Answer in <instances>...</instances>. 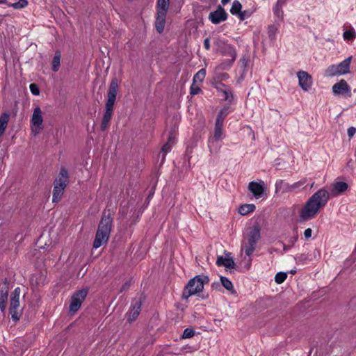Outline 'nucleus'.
Returning a JSON list of instances; mask_svg holds the SVG:
<instances>
[{
    "mask_svg": "<svg viewBox=\"0 0 356 356\" xmlns=\"http://www.w3.org/2000/svg\"><path fill=\"white\" fill-rule=\"evenodd\" d=\"M329 198L330 193L325 188H321L313 194L300 211V222L307 221L314 218L317 215L319 209L326 205Z\"/></svg>",
    "mask_w": 356,
    "mask_h": 356,
    "instance_id": "obj_1",
    "label": "nucleus"
},
{
    "mask_svg": "<svg viewBox=\"0 0 356 356\" xmlns=\"http://www.w3.org/2000/svg\"><path fill=\"white\" fill-rule=\"evenodd\" d=\"M112 222L113 219L110 214L106 215L104 213L97 230L95 238L93 243L94 248L97 249L103 244L107 243L112 228Z\"/></svg>",
    "mask_w": 356,
    "mask_h": 356,
    "instance_id": "obj_2",
    "label": "nucleus"
},
{
    "mask_svg": "<svg viewBox=\"0 0 356 356\" xmlns=\"http://www.w3.org/2000/svg\"><path fill=\"white\" fill-rule=\"evenodd\" d=\"M209 277L206 275H197L190 280L183 292V298L187 299L188 297L201 292L203 290L204 284L209 282Z\"/></svg>",
    "mask_w": 356,
    "mask_h": 356,
    "instance_id": "obj_3",
    "label": "nucleus"
},
{
    "mask_svg": "<svg viewBox=\"0 0 356 356\" xmlns=\"http://www.w3.org/2000/svg\"><path fill=\"white\" fill-rule=\"evenodd\" d=\"M259 239L260 228L258 226H254L250 231L243 243V248L248 256H250L254 252L256 244Z\"/></svg>",
    "mask_w": 356,
    "mask_h": 356,
    "instance_id": "obj_4",
    "label": "nucleus"
},
{
    "mask_svg": "<svg viewBox=\"0 0 356 356\" xmlns=\"http://www.w3.org/2000/svg\"><path fill=\"white\" fill-rule=\"evenodd\" d=\"M228 114V108H224L220 111L216 118L215 128L213 131V136L211 138H214L216 140H221L225 136V132L223 131L224 120Z\"/></svg>",
    "mask_w": 356,
    "mask_h": 356,
    "instance_id": "obj_5",
    "label": "nucleus"
},
{
    "mask_svg": "<svg viewBox=\"0 0 356 356\" xmlns=\"http://www.w3.org/2000/svg\"><path fill=\"white\" fill-rule=\"evenodd\" d=\"M21 290L17 287L12 293L10 304V313L13 321H17L19 319L21 312L19 309V296Z\"/></svg>",
    "mask_w": 356,
    "mask_h": 356,
    "instance_id": "obj_6",
    "label": "nucleus"
},
{
    "mask_svg": "<svg viewBox=\"0 0 356 356\" xmlns=\"http://www.w3.org/2000/svg\"><path fill=\"white\" fill-rule=\"evenodd\" d=\"M88 293V289H82L75 292L71 297V302L70 304V312L74 314L81 307L82 302L86 299Z\"/></svg>",
    "mask_w": 356,
    "mask_h": 356,
    "instance_id": "obj_7",
    "label": "nucleus"
},
{
    "mask_svg": "<svg viewBox=\"0 0 356 356\" xmlns=\"http://www.w3.org/2000/svg\"><path fill=\"white\" fill-rule=\"evenodd\" d=\"M118 89V85L117 81L115 79L112 80L108 92V99L105 104V108H111L113 110Z\"/></svg>",
    "mask_w": 356,
    "mask_h": 356,
    "instance_id": "obj_8",
    "label": "nucleus"
},
{
    "mask_svg": "<svg viewBox=\"0 0 356 356\" xmlns=\"http://www.w3.org/2000/svg\"><path fill=\"white\" fill-rule=\"evenodd\" d=\"M227 19V13L221 6H218L215 11L211 12L209 15V19L214 24L225 22Z\"/></svg>",
    "mask_w": 356,
    "mask_h": 356,
    "instance_id": "obj_9",
    "label": "nucleus"
},
{
    "mask_svg": "<svg viewBox=\"0 0 356 356\" xmlns=\"http://www.w3.org/2000/svg\"><path fill=\"white\" fill-rule=\"evenodd\" d=\"M43 118L42 116V111L40 107L34 108L33 113L31 118V124L33 125V131H35V135L40 133L42 129V124Z\"/></svg>",
    "mask_w": 356,
    "mask_h": 356,
    "instance_id": "obj_10",
    "label": "nucleus"
},
{
    "mask_svg": "<svg viewBox=\"0 0 356 356\" xmlns=\"http://www.w3.org/2000/svg\"><path fill=\"white\" fill-rule=\"evenodd\" d=\"M298 78V83L300 88L307 91L312 86V76L305 71H300L297 73Z\"/></svg>",
    "mask_w": 356,
    "mask_h": 356,
    "instance_id": "obj_11",
    "label": "nucleus"
},
{
    "mask_svg": "<svg viewBox=\"0 0 356 356\" xmlns=\"http://www.w3.org/2000/svg\"><path fill=\"white\" fill-rule=\"evenodd\" d=\"M266 188L265 183L262 180L259 181H250L248 184V190L257 198L261 196Z\"/></svg>",
    "mask_w": 356,
    "mask_h": 356,
    "instance_id": "obj_12",
    "label": "nucleus"
},
{
    "mask_svg": "<svg viewBox=\"0 0 356 356\" xmlns=\"http://www.w3.org/2000/svg\"><path fill=\"white\" fill-rule=\"evenodd\" d=\"M332 91L335 95H346L350 94V88L348 85L347 82L342 79L339 82L336 83L332 86Z\"/></svg>",
    "mask_w": 356,
    "mask_h": 356,
    "instance_id": "obj_13",
    "label": "nucleus"
},
{
    "mask_svg": "<svg viewBox=\"0 0 356 356\" xmlns=\"http://www.w3.org/2000/svg\"><path fill=\"white\" fill-rule=\"evenodd\" d=\"M68 184V172L65 168H62L59 172L58 176L56 178L54 182V186L65 188Z\"/></svg>",
    "mask_w": 356,
    "mask_h": 356,
    "instance_id": "obj_14",
    "label": "nucleus"
},
{
    "mask_svg": "<svg viewBox=\"0 0 356 356\" xmlns=\"http://www.w3.org/2000/svg\"><path fill=\"white\" fill-rule=\"evenodd\" d=\"M8 296V286L7 283L3 282L0 289V310L4 312L7 307Z\"/></svg>",
    "mask_w": 356,
    "mask_h": 356,
    "instance_id": "obj_15",
    "label": "nucleus"
},
{
    "mask_svg": "<svg viewBox=\"0 0 356 356\" xmlns=\"http://www.w3.org/2000/svg\"><path fill=\"white\" fill-rule=\"evenodd\" d=\"M348 188L347 183L343 181H337L333 184L331 190V195L332 196H338L345 192Z\"/></svg>",
    "mask_w": 356,
    "mask_h": 356,
    "instance_id": "obj_16",
    "label": "nucleus"
},
{
    "mask_svg": "<svg viewBox=\"0 0 356 356\" xmlns=\"http://www.w3.org/2000/svg\"><path fill=\"white\" fill-rule=\"evenodd\" d=\"M167 13H156V18L155 21V28L158 33H161L165 28V17Z\"/></svg>",
    "mask_w": 356,
    "mask_h": 356,
    "instance_id": "obj_17",
    "label": "nucleus"
},
{
    "mask_svg": "<svg viewBox=\"0 0 356 356\" xmlns=\"http://www.w3.org/2000/svg\"><path fill=\"white\" fill-rule=\"evenodd\" d=\"M306 179H302L293 184L286 183L285 187H283V193L297 192L306 184Z\"/></svg>",
    "mask_w": 356,
    "mask_h": 356,
    "instance_id": "obj_18",
    "label": "nucleus"
},
{
    "mask_svg": "<svg viewBox=\"0 0 356 356\" xmlns=\"http://www.w3.org/2000/svg\"><path fill=\"white\" fill-rule=\"evenodd\" d=\"M216 265L218 266H223L227 268H234L235 263L232 257L227 256L225 257L219 256L216 260Z\"/></svg>",
    "mask_w": 356,
    "mask_h": 356,
    "instance_id": "obj_19",
    "label": "nucleus"
},
{
    "mask_svg": "<svg viewBox=\"0 0 356 356\" xmlns=\"http://www.w3.org/2000/svg\"><path fill=\"white\" fill-rule=\"evenodd\" d=\"M352 58V56H349L338 65H336L340 75L350 73V66Z\"/></svg>",
    "mask_w": 356,
    "mask_h": 356,
    "instance_id": "obj_20",
    "label": "nucleus"
},
{
    "mask_svg": "<svg viewBox=\"0 0 356 356\" xmlns=\"http://www.w3.org/2000/svg\"><path fill=\"white\" fill-rule=\"evenodd\" d=\"M175 143V135L172 133H170V134L169 135V137H168V142L161 148V153L163 154L162 162H163L166 154L171 150V149Z\"/></svg>",
    "mask_w": 356,
    "mask_h": 356,
    "instance_id": "obj_21",
    "label": "nucleus"
},
{
    "mask_svg": "<svg viewBox=\"0 0 356 356\" xmlns=\"http://www.w3.org/2000/svg\"><path fill=\"white\" fill-rule=\"evenodd\" d=\"M140 307H141V302L140 301L136 300L131 306V308L129 312V321L131 322L136 319V318L138 316L140 312Z\"/></svg>",
    "mask_w": 356,
    "mask_h": 356,
    "instance_id": "obj_22",
    "label": "nucleus"
},
{
    "mask_svg": "<svg viewBox=\"0 0 356 356\" xmlns=\"http://www.w3.org/2000/svg\"><path fill=\"white\" fill-rule=\"evenodd\" d=\"M10 120V115L7 113H3L0 116V138L3 134Z\"/></svg>",
    "mask_w": 356,
    "mask_h": 356,
    "instance_id": "obj_23",
    "label": "nucleus"
},
{
    "mask_svg": "<svg viewBox=\"0 0 356 356\" xmlns=\"http://www.w3.org/2000/svg\"><path fill=\"white\" fill-rule=\"evenodd\" d=\"M170 5V0H157L156 13H167Z\"/></svg>",
    "mask_w": 356,
    "mask_h": 356,
    "instance_id": "obj_24",
    "label": "nucleus"
},
{
    "mask_svg": "<svg viewBox=\"0 0 356 356\" xmlns=\"http://www.w3.org/2000/svg\"><path fill=\"white\" fill-rule=\"evenodd\" d=\"M64 190H65V188L58 187L57 186H54L53 197H52L53 202H58L61 200V197L64 193Z\"/></svg>",
    "mask_w": 356,
    "mask_h": 356,
    "instance_id": "obj_25",
    "label": "nucleus"
},
{
    "mask_svg": "<svg viewBox=\"0 0 356 356\" xmlns=\"http://www.w3.org/2000/svg\"><path fill=\"white\" fill-rule=\"evenodd\" d=\"M218 140H216L213 138H209L208 140V147L211 154H216L219 152L220 146L217 143Z\"/></svg>",
    "mask_w": 356,
    "mask_h": 356,
    "instance_id": "obj_26",
    "label": "nucleus"
},
{
    "mask_svg": "<svg viewBox=\"0 0 356 356\" xmlns=\"http://www.w3.org/2000/svg\"><path fill=\"white\" fill-rule=\"evenodd\" d=\"M256 207L253 204H246L241 206L238 209V213L241 215L245 216L249 213L253 212Z\"/></svg>",
    "mask_w": 356,
    "mask_h": 356,
    "instance_id": "obj_27",
    "label": "nucleus"
},
{
    "mask_svg": "<svg viewBox=\"0 0 356 356\" xmlns=\"http://www.w3.org/2000/svg\"><path fill=\"white\" fill-rule=\"evenodd\" d=\"M206 76V70L202 68L200 70L193 76V82L202 83Z\"/></svg>",
    "mask_w": 356,
    "mask_h": 356,
    "instance_id": "obj_28",
    "label": "nucleus"
},
{
    "mask_svg": "<svg viewBox=\"0 0 356 356\" xmlns=\"http://www.w3.org/2000/svg\"><path fill=\"white\" fill-rule=\"evenodd\" d=\"M340 75L336 65H330L325 71V76H334Z\"/></svg>",
    "mask_w": 356,
    "mask_h": 356,
    "instance_id": "obj_29",
    "label": "nucleus"
},
{
    "mask_svg": "<svg viewBox=\"0 0 356 356\" xmlns=\"http://www.w3.org/2000/svg\"><path fill=\"white\" fill-rule=\"evenodd\" d=\"M60 65V54L56 53L52 60V70L54 72H58Z\"/></svg>",
    "mask_w": 356,
    "mask_h": 356,
    "instance_id": "obj_30",
    "label": "nucleus"
},
{
    "mask_svg": "<svg viewBox=\"0 0 356 356\" xmlns=\"http://www.w3.org/2000/svg\"><path fill=\"white\" fill-rule=\"evenodd\" d=\"M241 3L238 1H234L232 3V6L230 9V13L234 15H237L241 13Z\"/></svg>",
    "mask_w": 356,
    "mask_h": 356,
    "instance_id": "obj_31",
    "label": "nucleus"
},
{
    "mask_svg": "<svg viewBox=\"0 0 356 356\" xmlns=\"http://www.w3.org/2000/svg\"><path fill=\"white\" fill-rule=\"evenodd\" d=\"M282 8L283 7L275 4L273 9L275 16L280 20L283 19V16H284V12H283Z\"/></svg>",
    "mask_w": 356,
    "mask_h": 356,
    "instance_id": "obj_32",
    "label": "nucleus"
},
{
    "mask_svg": "<svg viewBox=\"0 0 356 356\" xmlns=\"http://www.w3.org/2000/svg\"><path fill=\"white\" fill-rule=\"evenodd\" d=\"M220 282H221L222 285L227 290L231 291V290H232L234 289V286H233V284H232V282L228 278H227L225 277L221 276L220 277Z\"/></svg>",
    "mask_w": 356,
    "mask_h": 356,
    "instance_id": "obj_33",
    "label": "nucleus"
},
{
    "mask_svg": "<svg viewBox=\"0 0 356 356\" xmlns=\"http://www.w3.org/2000/svg\"><path fill=\"white\" fill-rule=\"evenodd\" d=\"M343 37L346 40H353L355 38L356 34L353 29H349L344 31Z\"/></svg>",
    "mask_w": 356,
    "mask_h": 356,
    "instance_id": "obj_34",
    "label": "nucleus"
},
{
    "mask_svg": "<svg viewBox=\"0 0 356 356\" xmlns=\"http://www.w3.org/2000/svg\"><path fill=\"white\" fill-rule=\"evenodd\" d=\"M287 277V275L284 272H279L275 275V281L277 284L283 283Z\"/></svg>",
    "mask_w": 356,
    "mask_h": 356,
    "instance_id": "obj_35",
    "label": "nucleus"
},
{
    "mask_svg": "<svg viewBox=\"0 0 356 356\" xmlns=\"http://www.w3.org/2000/svg\"><path fill=\"white\" fill-rule=\"evenodd\" d=\"M28 5L27 0H19L17 2L9 5L15 9H22Z\"/></svg>",
    "mask_w": 356,
    "mask_h": 356,
    "instance_id": "obj_36",
    "label": "nucleus"
},
{
    "mask_svg": "<svg viewBox=\"0 0 356 356\" xmlns=\"http://www.w3.org/2000/svg\"><path fill=\"white\" fill-rule=\"evenodd\" d=\"M277 31H278V28L276 26H275V25L270 26L268 27V34L269 38L271 40H275Z\"/></svg>",
    "mask_w": 356,
    "mask_h": 356,
    "instance_id": "obj_37",
    "label": "nucleus"
},
{
    "mask_svg": "<svg viewBox=\"0 0 356 356\" xmlns=\"http://www.w3.org/2000/svg\"><path fill=\"white\" fill-rule=\"evenodd\" d=\"M200 92L201 89L200 86L197 83L193 82L190 88L191 95H195L199 94Z\"/></svg>",
    "mask_w": 356,
    "mask_h": 356,
    "instance_id": "obj_38",
    "label": "nucleus"
},
{
    "mask_svg": "<svg viewBox=\"0 0 356 356\" xmlns=\"http://www.w3.org/2000/svg\"><path fill=\"white\" fill-rule=\"evenodd\" d=\"M285 185H286V183H285L283 180H277L275 183V193H283V187H285Z\"/></svg>",
    "mask_w": 356,
    "mask_h": 356,
    "instance_id": "obj_39",
    "label": "nucleus"
},
{
    "mask_svg": "<svg viewBox=\"0 0 356 356\" xmlns=\"http://www.w3.org/2000/svg\"><path fill=\"white\" fill-rule=\"evenodd\" d=\"M194 334H195V332H194L193 329L186 328L184 330V331L183 332L182 338L188 339V338L193 337Z\"/></svg>",
    "mask_w": 356,
    "mask_h": 356,
    "instance_id": "obj_40",
    "label": "nucleus"
},
{
    "mask_svg": "<svg viewBox=\"0 0 356 356\" xmlns=\"http://www.w3.org/2000/svg\"><path fill=\"white\" fill-rule=\"evenodd\" d=\"M29 89L33 95H40V90H39V88L37 84H35V83L30 84Z\"/></svg>",
    "mask_w": 356,
    "mask_h": 356,
    "instance_id": "obj_41",
    "label": "nucleus"
},
{
    "mask_svg": "<svg viewBox=\"0 0 356 356\" xmlns=\"http://www.w3.org/2000/svg\"><path fill=\"white\" fill-rule=\"evenodd\" d=\"M222 92V94H223V99L225 100L229 101L230 100L229 98L232 97V94L231 90H224Z\"/></svg>",
    "mask_w": 356,
    "mask_h": 356,
    "instance_id": "obj_42",
    "label": "nucleus"
},
{
    "mask_svg": "<svg viewBox=\"0 0 356 356\" xmlns=\"http://www.w3.org/2000/svg\"><path fill=\"white\" fill-rule=\"evenodd\" d=\"M250 14L247 11H241V13L238 15V18L241 20H244L245 18L248 17Z\"/></svg>",
    "mask_w": 356,
    "mask_h": 356,
    "instance_id": "obj_43",
    "label": "nucleus"
},
{
    "mask_svg": "<svg viewBox=\"0 0 356 356\" xmlns=\"http://www.w3.org/2000/svg\"><path fill=\"white\" fill-rule=\"evenodd\" d=\"M312 234V230L311 228H307L304 232V236L305 239L308 240L311 238Z\"/></svg>",
    "mask_w": 356,
    "mask_h": 356,
    "instance_id": "obj_44",
    "label": "nucleus"
},
{
    "mask_svg": "<svg viewBox=\"0 0 356 356\" xmlns=\"http://www.w3.org/2000/svg\"><path fill=\"white\" fill-rule=\"evenodd\" d=\"M109 122H108V121H104V120H102V124H101V130L102 131H104L107 129V128L109 126Z\"/></svg>",
    "mask_w": 356,
    "mask_h": 356,
    "instance_id": "obj_45",
    "label": "nucleus"
},
{
    "mask_svg": "<svg viewBox=\"0 0 356 356\" xmlns=\"http://www.w3.org/2000/svg\"><path fill=\"white\" fill-rule=\"evenodd\" d=\"M131 286V282L130 281H128L127 282H125L122 286V288L120 289V291L122 292V291H127L129 287Z\"/></svg>",
    "mask_w": 356,
    "mask_h": 356,
    "instance_id": "obj_46",
    "label": "nucleus"
},
{
    "mask_svg": "<svg viewBox=\"0 0 356 356\" xmlns=\"http://www.w3.org/2000/svg\"><path fill=\"white\" fill-rule=\"evenodd\" d=\"M356 132V129L353 127H351L348 129V135L350 138L353 137Z\"/></svg>",
    "mask_w": 356,
    "mask_h": 356,
    "instance_id": "obj_47",
    "label": "nucleus"
},
{
    "mask_svg": "<svg viewBox=\"0 0 356 356\" xmlns=\"http://www.w3.org/2000/svg\"><path fill=\"white\" fill-rule=\"evenodd\" d=\"M113 109L111 108H105V112L103 116L111 118L113 115Z\"/></svg>",
    "mask_w": 356,
    "mask_h": 356,
    "instance_id": "obj_48",
    "label": "nucleus"
},
{
    "mask_svg": "<svg viewBox=\"0 0 356 356\" xmlns=\"http://www.w3.org/2000/svg\"><path fill=\"white\" fill-rule=\"evenodd\" d=\"M204 47L207 50L210 49V40L209 38H207L204 40Z\"/></svg>",
    "mask_w": 356,
    "mask_h": 356,
    "instance_id": "obj_49",
    "label": "nucleus"
},
{
    "mask_svg": "<svg viewBox=\"0 0 356 356\" xmlns=\"http://www.w3.org/2000/svg\"><path fill=\"white\" fill-rule=\"evenodd\" d=\"M286 1L287 0H277L275 4L283 7L286 3Z\"/></svg>",
    "mask_w": 356,
    "mask_h": 356,
    "instance_id": "obj_50",
    "label": "nucleus"
},
{
    "mask_svg": "<svg viewBox=\"0 0 356 356\" xmlns=\"http://www.w3.org/2000/svg\"><path fill=\"white\" fill-rule=\"evenodd\" d=\"M298 240V236L296 235L290 238V242L293 245Z\"/></svg>",
    "mask_w": 356,
    "mask_h": 356,
    "instance_id": "obj_51",
    "label": "nucleus"
},
{
    "mask_svg": "<svg viewBox=\"0 0 356 356\" xmlns=\"http://www.w3.org/2000/svg\"><path fill=\"white\" fill-rule=\"evenodd\" d=\"M296 259H298V261H303L305 259H306V256L305 254H301L300 256H298Z\"/></svg>",
    "mask_w": 356,
    "mask_h": 356,
    "instance_id": "obj_52",
    "label": "nucleus"
},
{
    "mask_svg": "<svg viewBox=\"0 0 356 356\" xmlns=\"http://www.w3.org/2000/svg\"><path fill=\"white\" fill-rule=\"evenodd\" d=\"M111 118H109V117H106V116H103L102 118V120H104V121H108L110 122Z\"/></svg>",
    "mask_w": 356,
    "mask_h": 356,
    "instance_id": "obj_53",
    "label": "nucleus"
},
{
    "mask_svg": "<svg viewBox=\"0 0 356 356\" xmlns=\"http://www.w3.org/2000/svg\"><path fill=\"white\" fill-rule=\"evenodd\" d=\"M229 1H230V0H221V3H222L223 5H226V4H227V3H228Z\"/></svg>",
    "mask_w": 356,
    "mask_h": 356,
    "instance_id": "obj_54",
    "label": "nucleus"
},
{
    "mask_svg": "<svg viewBox=\"0 0 356 356\" xmlns=\"http://www.w3.org/2000/svg\"><path fill=\"white\" fill-rule=\"evenodd\" d=\"M6 0H0V3H6Z\"/></svg>",
    "mask_w": 356,
    "mask_h": 356,
    "instance_id": "obj_55",
    "label": "nucleus"
},
{
    "mask_svg": "<svg viewBox=\"0 0 356 356\" xmlns=\"http://www.w3.org/2000/svg\"><path fill=\"white\" fill-rule=\"evenodd\" d=\"M223 76H225V77H227V76H228V75H227V74H223Z\"/></svg>",
    "mask_w": 356,
    "mask_h": 356,
    "instance_id": "obj_56",
    "label": "nucleus"
},
{
    "mask_svg": "<svg viewBox=\"0 0 356 356\" xmlns=\"http://www.w3.org/2000/svg\"><path fill=\"white\" fill-rule=\"evenodd\" d=\"M291 273L293 274L296 273V270H291Z\"/></svg>",
    "mask_w": 356,
    "mask_h": 356,
    "instance_id": "obj_57",
    "label": "nucleus"
}]
</instances>
